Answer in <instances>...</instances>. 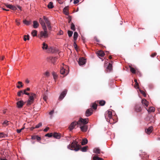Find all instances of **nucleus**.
<instances>
[{"label": "nucleus", "instance_id": "nucleus-10", "mask_svg": "<svg viewBox=\"0 0 160 160\" xmlns=\"http://www.w3.org/2000/svg\"><path fill=\"white\" fill-rule=\"evenodd\" d=\"M24 103L25 102L23 101H19L17 102V107L18 108H21L22 107Z\"/></svg>", "mask_w": 160, "mask_h": 160}, {"label": "nucleus", "instance_id": "nucleus-42", "mask_svg": "<svg viewBox=\"0 0 160 160\" xmlns=\"http://www.w3.org/2000/svg\"><path fill=\"white\" fill-rule=\"evenodd\" d=\"M18 96H21L22 95H23V91H22V90H21L19 92H18Z\"/></svg>", "mask_w": 160, "mask_h": 160}, {"label": "nucleus", "instance_id": "nucleus-64", "mask_svg": "<svg viewBox=\"0 0 160 160\" xmlns=\"http://www.w3.org/2000/svg\"><path fill=\"white\" fill-rule=\"evenodd\" d=\"M0 160H7L6 158H0Z\"/></svg>", "mask_w": 160, "mask_h": 160}, {"label": "nucleus", "instance_id": "nucleus-53", "mask_svg": "<svg viewBox=\"0 0 160 160\" xmlns=\"http://www.w3.org/2000/svg\"><path fill=\"white\" fill-rule=\"evenodd\" d=\"M157 54V53H156V52H155L153 54H152L151 55V57L153 58L154 57H155Z\"/></svg>", "mask_w": 160, "mask_h": 160}, {"label": "nucleus", "instance_id": "nucleus-37", "mask_svg": "<svg viewBox=\"0 0 160 160\" xmlns=\"http://www.w3.org/2000/svg\"><path fill=\"white\" fill-rule=\"evenodd\" d=\"M130 71L132 73H134V74L135 73L136 71L134 68H132L131 67H130Z\"/></svg>", "mask_w": 160, "mask_h": 160}, {"label": "nucleus", "instance_id": "nucleus-55", "mask_svg": "<svg viewBox=\"0 0 160 160\" xmlns=\"http://www.w3.org/2000/svg\"><path fill=\"white\" fill-rule=\"evenodd\" d=\"M98 158V157L97 156H94L93 158V160H97Z\"/></svg>", "mask_w": 160, "mask_h": 160}, {"label": "nucleus", "instance_id": "nucleus-43", "mask_svg": "<svg viewBox=\"0 0 160 160\" xmlns=\"http://www.w3.org/2000/svg\"><path fill=\"white\" fill-rule=\"evenodd\" d=\"M42 123L40 122H39L38 125H36L35 126L36 128H38L42 126Z\"/></svg>", "mask_w": 160, "mask_h": 160}, {"label": "nucleus", "instance_id": "nucleus-2", "mask_svg": "<svg viewBox=\"0 0 160 160\" xmlns=\"http://www.w3.org/2000/svg\"><path fill=\"white\" fill-rule=\"evenodd\" d=\"M81 146L78 143V142L74 140L72 142L71 145H68L67 146V148L71 150H74L75 151H78L80 149Z\"/></svg>", "mask_w": 160, "mask_h": 160}, {"label": "nucleus", "instance_id": "nucleus-41", "mask_svg": "<svg viewBox=\"0 0 160 160\" xmlns=\"http://www.w3.org/2000/svg\"><path fill=\"white\" fill-rule=\"evenodd\" d=\"M29 35H25L24 38V41H26L27 40H29Z\"/></svg>", "mask_w": 160, "mask_h": 160}, {"label": "nucleus", "instance_id": "nucleus-3", "mask_svg": "<svg viewBox=\"0 0 160 160\" xmlns=\"http://www.w3.org/2000/svg\"><path fill=\"white\" fill-rule=\"evenodd\" d=\"M105 117L108 122H109L110 123H115L112 122L113 119L112 118V112L110 110H108L107 112H105Z\"/></svg>", "mask_w": 160, "mask_h": 160}, {"label": "nucleus", "instance_id": "nucleus-45", "mask_svg": "<svg viewBox=\"0 0 160 160\" xmlns=\"http://www.w3.org/2000/svg\"><path fill=\"white\" fill-rule=\"evenodd\" d=\"M68 11H63V12L65 14L68 16L69 13Z\"/></svg>", "mask_w": 160, "mask_h": 160}, {"label": "nucleus", "instance_id": "nucleus-33", "mask_svg": "<svg viewBox=\"0 0 160 160\" xmlns=\"http://www.w3.org/2000/svg\"><path fill=\"white\" fill-rule=\"evenodd\" d=\"M99 103L100 105L103 106L104 105L105 101L104 100H101L99 101Z\"/></svg>", "mask_w": 160, "mask_h": 160}, {"label": "nucleus", "instance_id": "nucleus-12", "mask_svg": "<svg viewBox=\"0 0 160 160\" xmlns=\"http://www.w3.org/2000/svg\"><path fill=\"white\" fill-rule=\"evenodd\" d=\"M92 113V110L91 108L88 109L86 112V116L87 117H89Z\"/></svg>", "mask_w": 160, "mask_h": 160}, {"label": "nucleus", "instance_id": "nucleus-13", "mask_svg": "<svg viewBox=\"0 0 160 160\" xmlns=\"http://www.w3.org/2000/svg\"><path fill=\"white\" fill-rule=\"evenodd\" d=\"M135 110L137 112H139L141 111V107L139 105H136L135 108Z\"/></svg>", "mask_w": 160, "mask_h": 160}, {"label": "nucleus", "instance_id": "nucleus-40", "mask_svg": "<svg viewBox=\"0 0 160 160\" xmlns=\"http://www.w3.org/2000/svg\"><path fill=\"white\" fill-rule=\"evenodd\" d=\"M23 22L27 25H29L30 24V22L27 21L26 20H23Z\"/></svg>", "mask_w": 160, "mask_h": 160}, {"label": "nucleus", "instance_id": "nucleus-8", "mask_svg": "<svg viewBox=\"0 0 160 160\" xmlns=\"http://www.w3.org/2000/svg\"><path fill=\"white\" fill-rule=\"evenodd\" d=\"M67 92V90L66 89L64 90L60 95L59 99L60 100H62L66 95Z\"/></svg>", "mask_w": 160, "mask_h": 160}, {"label": "nucleus", "instance_id": "nucleus-62", "mask_svg": "<svg viewBox=\"0 0 160 160\" xmlns=\"http://www.w3.org/2000/svg\"><path fill=\"white\" fill-rule=\"evenodd\" d=\"M97 160H104L102 158L98 157V158Z\"/></svg>", "mask_w": 160, "mask_h": 160}, {"label": "nucleus", "instance_id": "nucleus-49", "mask_svg": "<svg viewBox=\"0 0 160 160\" xmlns=\"http://www.w3.org/2000/svg\"><path fill=\"white\" fill-rule=\"evenodd\" d=\"M58 3L60 4H62L63 2V0H57Z\"/></svg>", "mask_w": 160, "mask_h": 160}, {"label": "nucleus", "instance_id": "nucleus-6", "mask_svg": "<svg viewBox=\"0 0 160 160\" xmlns=\"http://www.w3.org/2000/svg\"><path fill=\"white\" fill-rule=\"evenodd\" d=\"M6 6L7 8H9L11 9H12V10H15L17 9L18 8L21 9V7L18 6H12L11 4H6Z\"/></svg>", "mask_w": 160, "mask_h": 160}, {"label": "nucleus", "instance_id": "nucleus-25", "mask_svg": "<svg viewBox=\"0 0 160 160\" xmlns=\"http://www.w3.org/2000/svg\"><path fill=\"white\" fill-rule=\"evenodd\" d=\"M57 59L58 58L57 57H52L50 58V59L51 61V62L53 63L56 62Z\"/></svg>", "mask_w": 160, "mask_h": 160}, {"label": "nucleus", "instance_id": "nucleus-27", "mask_svg": "<svg viewBox=\"0 0 160 160\" xmlns=\"http://www.w3.org/2000/svg\"><path fill=\"white\" fill-rule=\"evenodd\" d=\"M48 8L49 9H51L52 8L53 6V3L52 2H50L48 4Z\"/></svg>", "mask_w": 160, "mask_h": 160}, {"label": "nucleus", "instance_id": "nucleus-39", "mask_svg": "<svg viewBox=\"0 0 160 160\" xmlns=\"http://www.w3.org/2000/svg\"><path fill=\"white\" fill-rule=\"evenodd\" d=\"M139 90L140 91V92L143 95L144 97H146V94L145 92L143 91L142 90H141L139 88Z\"/></svg>", "mask_w": 160, "mask_h": 160}, {"label": "nucleus", "instance_id": "nucleus-1", "mask_svg": "<svg viewBox=\"0 0 160 160\" xmlns=\"http://www.w3.org/2000/svg\"><path fill=\"white\" fill-rule=\"evenodd\" d=\"M39 22L44 30V31H42L41 32V36L44 38L47 37L48 36V34L47 33V28L45 22L47 25L48 29L49 30H51L52 29V26L51 25L50 22L48 18L45 16H43V19L41 18H40Z\"/></svg>", "mask_w": 160, "mask_h": 160}, {"label": "nucleus", "instance_id": "nucleus-38", "mask_svg": "<svg viewBox=\"0 0 160 160\" xmlns=\"http://www.w3.org/2000/svg\"><path fill=\"white\" fill-rule=\"evenodd\" d=\"M73 33V32L72 31H68V36L70 37H71L72 36Z\"/></svg>", "mask_w": 160, "mask_h": 160}, {"label": "nucleus", "instance_id": "nucleus-20", "mask_svg": "<svg viewBox=\"0 0 160 160\" xmlns=\"http://www.w3.org/2000/svg\"><path fill=\"white\" fill-rule=\"evenodd\" d=\"M78 37V33L77 32H75L73 35V39L74 41H76Z\"/></svg>", "mask_w": 160, "mask_h": 160}, {"label": "nucleus", "instance_id": "nucleus-46", "mask_svg": "<svg viewBox=\"0 0 160 160\" xmlns=\"http://www.w3.org/2000/svg\"><path fill=\"white\" fill-rule=\"evenodd\" d=\"M63 34V32L60 30L59 32L58 33V34L59 35H61Z\"/></svg>", "mask_w": 160, "mask_h": 160}, {"label": "nucleus", "instance_id": "nucleus-63", "mask_svg": "<svg viewBox=\"0 0 160 160\" xmlns=\"http://www.w3.org/2000/svg\"><path fill=\"white\" fill-rule=\"evenodd\" d=\"M35 128H36L35 127H32L30 128V129L31 130H32L33 129H34Z\"/></svg>", "mask_w": 160, "mask_h": 160}, {"label": "nucleus", "instance_id": "nucleus-29", "mask_svg": "<svg viewBox=\"0 0 160 160\" xmlns=\"http://www.w3.org/2000/svg\"><path fill=\"white\" fill-rule=\"evenodd\" d=\"M37 32L36 30H33L32 32V34L33 36H36L37 35Z\"/></svg>", "mask_w": 160, "mask_h": 160}, {"label": "nucleus", "instance_id": "nucleus-16", "mask_svg": "<svg viewBox=\"0 0 160 160\" xmlns=\"http://www.w3.org/2000/svg\"><path fill=\"white\" fill-rule=\"evenodd\" d=\"M152 128H153L152 127H150L148 128V129H146L145 132L146 133L148 134H150L152 131Z\"/></svg>", "mask_w": 160, "mask_h": 160}, {"label": "nucleus", "instance_id": "nucleus-35", "mask_svg": "<svg viewBox=\"0 0 160 160\" xmlns=\"http://www.w3.org/2000/svg\"><path fill=\"white\" fill-rule=\"evenodd\" d=\"M107 69H108L109 70V71L110 72L112 69V65L109 63L108 65L107 68Z\"/></svg>", "mask_w": 160, "mask_h": 160}, {"label": "nucleus", "instance_id": "nucleus-59", "mask_svg": "<svg viewBox=\"0 0 160 160\" xmlns=\"http://www.w3.org/2000/svg\"><path fill=\"white\" fill-rule=\"evenodd\" d=\"M37 136H33L32 137V139H36Z\"/></svg>", "mask_w": 160, "mask_h": 160}, {"label": "nucleus", "instance_id": "nucleus-57", "mask_svg": "<svg viewBox=\"0 0 160 160\" xmlns=\"http://www.w3.org/2000/svg\"><path fill=\"white\" fill-rule=\"evenodd\" d=\"M23 86V85L21 84L20 86L18 85L17 86V87L18 88H21Z\"/></svg>", "mask_w": 160, "mask_h": 160}, {"label": "nucleus", "instance_id": "nucleus-14", "mask_svg": "<svg viewBox=\"0 0 160 160\" xmlns=\"http://www.w3.org/2000/svg\"><path fill=\"white\" fill-rule=\"evenodd\" d=\"M80 126V129L82 131L85 132L87 131L88 129V127L87 126L83 125Z\"/></svg>", "mask_w": 160, "mask_h": 160}, {"label": "nucleus", "instance_id": "nucleus-4", "mask_svg": "<svg viewBox=\"0 0 160 160\" xmlns=\"http://www.w3.org/2000/svg\"><path fill=\"white\" fill-rule=\"evenodd\" d=\"M88 122V118L83 119L81 118L78 121V125L79 126L85 125Z\"/></svg>", "mask_w": 160, "mask_h": 160}, {"label": "nucleus", "instance_id": "nucleus-44", "mask_svg": "<svg viewBox=\"0 0 160 160\" xmlns=\"http://www.w3.org/2000/svg\"><path fill=\"white\" fill-rule=\"evenodd\" d=\"M52 136V133H47L45 135V136L48 137H51Z\"/></svg>", "mask_w": 160, "mask_h": 160}, {"label": "nucleus", "instance_id": "nucleus-26", "mask_svg": "<svg viewBox=\"0 0 160 160\" xmlns=\"http://www.w3.org/2000/svg\"><path fill=\"white\" fill-rule=\"evenodd\" d=\"M52 75L53 77V79L55 80V81H56V80H57L58 78V75L56 74V73L54 72H52Z\"/></svg>", "mask_w": 160, "mask_h": 160}, {"label": "nucleus", "instance_id": "nucleus-34", "mask_svg": "<svg viewBox=\"0 0 160 160\" xmlns=\"http://www.w3.org/2000/svg\"><path fill=\"white\" fill-rule=\"evenodd\" d=\"M88 146H86L82 147L81 149V151L82 152H86L87 151V148H88Z\"/></svg>", "mask_w": 160, "mask_h": 160}, {"label": "nucleus", "instance_id": "nucleus-5", "mask_svg": "<svg viewBox=\"0 0 160 160\" xmlns=\"http://www.w3.org/2000/svg\"><path fill=\"white\" fill-rule=\"evenodd\" d=\"M66 69L63 67H62L60 70V72L61 74L64 75L65 76L67 75L69 72V69L66 66Z\"/></svg>", "mask_w": 160, "mask_h": 160}, {"label": "nucleus", "instance_id": "nucleus-7", "mask_svg": "<svg viewBox=\"0 0 160 160\" xmlns=\"http://www.w3.org/2000/svg\"><path fill=\"white\" fill-rule=\"evenodd\" d=\"M35 96L34 94L32 93L31 95L29 96V98L28 101L27 105H30L33 102L34 100V96Z\"/></svg>", "mask_w": 160, "mask_h": 160}, {"label": "nucleus", "instance_id": "nucleus-18", "mask_svg": "<svg viewBox=\"0 0 160 160\" xmlns=\"http://www.w3.org/2000/svg\"><path fill=\"white\" fill-rule=\"evenodd\" d=\"M98 55L100 57H103L104 55V53L102 51H99L97 52Z\"/></svg>", "mask_w": 160, "mask_h": 160}, {"label": "nucleus", "instance_id": "nucleus-15", "mask_svg": "<svg viewBox=\"0 0 160 160\" xmlns=\"http://www.w3.org/2000/svg\"><path fill=\"white\" fill-rule=\"evenodd\" d=\"M142 103L146 107L148 106L149 102L146 99H142Z\"/></svg>", "mask_w": 160, "mask_h": 160}, {"label": "nucleus", "instance_id": "nucleus-58", "mask_svg": "<svg viewBox=\"0 0 160 160\" xmlns=\"http://www.w3.org/2000/svg\"><path fill=\"white\" fill-rule=\"evenodd\" d=\"M74 41V46L75 48H76L77 47V44L76 43L75 41Z\"/></svg>", "mask_w": 160, "mask_h": 160}, {"label": "nucleus", "instance_id": "nucleus-23", "mask_svg": "<svg viewBox=\"0 0 160 160\" xmlns=\"http://www.w3.org/2000/svg\"><path fill=\"white\" fill-rule=\"evenodd\" d=\"M146 109L148 112H153L155 110V108L153 107H150L149 109Z\"/></svg>", "mask_w": 160, "mask_h": 160}, {"label": "nucleus", "instance_id": "nucleus-11", "mask_svg": "<svg viewBox=\"0 0 160 160\" xmlns=\"http://www.w3.org/2000/svg\"><path fill=\"white\" fill-rule=\"evenodd\" d=\"M76 125H78V122L74 121L72 122L69 126L70 130H72Z\"/></svg>", "mask_w": 160, "mask_h": 160}, {"label": "nucleus", "instance_id": "nucleus-17", "mask_svg": "<svg viewBox=\"0 0 160 160\" xmlns=\"http://www.w3.org/2000/svg\"><path fill=\"white\" fill-rule=\"evenodd\" d=\"M93 152L96 154H99L100 153V150L98 148H95L93 150Z\"/></svg>", "mask_w": 160, "mask_h": 160}, {"label": "nucleus", "instance_id": "nucleus-51", "mask_svg": "<svg viewBox=\"0 0 160 160\" xmlns=\"http://www.w3.org/2000/svg\"><path fill=\"white\" fill-rule=\"evenodd\" d=\"M68 16V17H67V18H68V19H69L68 22L69 23L71 21V20H72L71 18V16Z\"/></svg>", "mask_w": 160, "mask_h": 160}, {"label": "nucleus", "instance_id": "nucleus-36", "mask_svg": "<svg viewBox=\"0 0 160 160\" xmlns=\"http://www.w3.org/2000/svg\"><path fill=\"white\" fill-rule=\"evenodd\" d=\"M97 105L95 103H93L92 106V107L94 109H96L97 108Z\"/></svg>", "mask_w": 160, "mask_h": 160}, {"label": "nucleus", "instance_id": "nucleus-47", "mask_svg": "<svg viewBox=\"0 0 160 160\" xmlns=\"http://www.w3.org/2000/svg\"><path fill=\"white\" fill-rule=\"evenodd\" d=\"M79 2V0H74L73 2V3L74 4L78 3Z\"/></svg>", "mask_w": 160, "mask_h": 160}, {"label": "nucleus", "instance_id": "nucleus-21", "mask_svg": "<svg viewBox=\"0 0 160 160\" xmlns=\"http://www.w3.org/2000/svg\"><path fill=\"white\" fill-rule=\"evenodd\" d=\"M33 27L34 28H38L39 26V24L36 21H34L33 22Z\"/></svg>", "mask_w": 160, "mask_h": 160}, {"label": "nucleus", "instance_id": "nucleus-50", "mask_svg": "<svg viewBox=\"0 0 160 160\" xmlns=\"http://www.w3.org/2000/svg\"><path fill=\"white\" fill-rule=\"evenodd\" d=\"M15 22H16V24H17V25H19L20 24V22L18 20L16 19L15 20Z\"/></svg>", "mask_w": 160, "mask_h": 160}, {"label": "nucleus", "instance_id": "nucleus-24", "mask_svg": "<svg viewBox=\"0 0 160 160\" xmlns=\"http://www.w3.org/2000/svg\"><path fill=\"white\" fill-rule=\"evenodd\" d=\"M88 140L86 138H84L83 139L82 142V145H84L88 143Z\"/></svg>", "mask_w": 160, "mask_h": 160}, {"label": "nucleus", "instance_id": "nucleus-61", "mask_svg": "<svg viewBox=\"0 0 160 160\" xmlns=\"http://www.w3.org/2000/svg\"><path fill=\"white\" fill-rule=\"evenodd\" d=\"M17 132L18 133H20L21 132V130H20V129H17Z\"/></svg>", "mask_w": 160, "mask_h": 160}, {"label": "nucleus", "instance_id": "nucleus-32", "mask_svg": "<svg viewBox=\"0 0 160 160\" xmlns=\"http://www.w3.org/2000/svg\"><path fill=\"white\" fill-rule=\"evenodd\" d=\"M71 29L73 31H75V25L73 23H72L71 24Z\"/></svg>", "mask_w": 160, "mask_h": 160}, {"label": "nucleus", "instance_id": "nucleus-22", "mask_svg": "<svg viewBox=\"0 0 160 160\" xmlns=\"http://www.w3.org/2000/svg\"><path fill=\"white\" fill-rule=\"evenodd\" d=\"M42 48L43 50H46L48 49V45L44 42L42 43Z\"/></svg>", "mask_w": 160, "mask_h": 160}, {"label": "nucleus", "instance_id": "nucleus-31", "mask_svg": "<svg viewBox=\"0 0 160 160\" xmlns=\"http://www.w3.org/2000/svg\"><path fill=\"white\" fill-rule=\"evenodd\" d=\"M54 113V110H52L51 111L49 112V114L50 115V118L51 119H52L53 117V115Z\"/></svg>", "mask_w": 160, "mask_h": 160}, {"label": "nucleus", "instance_id": "nucleus-48", "mask_svg": "<svg viewBox=\"0 0 160 160\" xmlns=\"http://www.w3.org/2000/svg\"><path fill=\"white\" fill-rule=\"evenodd\" d=\"M4 137H5V136L4 133H0V138Z\"/></svg>", "mask_w": 160, "mask_h": 160}, {"label": "nucleus", "instance_id": "nucleus-60", "mask_svg": "<svg viewBox=\"0 0 160 160\" xmlns=\"http://www.w3.org/2000/svg\"><path fill=\"white\" fill-rule=\"evenodd\" d=\"M68 9V7H66L63 9V10H67Z\"/></svg>", "mask_w": 160, "mask_h": 160}, {"label": "nucleus", "instance_id": "nucleus-56", "mask_svg": "<svg viewBox=\"0 0 160 160\" xmlns=\"http://www.w3.org/2000/svg\"><path fill=\"white\" fill-rule=\"evenodd\" d=\"M36 139L38 141H39L41 140V138L38 136H37Z\"/></svg>", "mask_w": 160, "mask_h": 160}, {"label": "nucleus", "instance_id": "nucleus-28", "mask_svg": "<svg viewBox=\"0 0 160 160\" xmlns=\"http://www.w3.org/2000/svg\"><path fill=\"white\" fill-rule=\"evenodd\" d=\"M134 82H135V85L134 87L136 89H139V87L138 86V83L137 82V79H135L134 80Z\"/></svg>", "mask_w": 160, "mask_h": 160}, {"label": "nucleus", "instance_id": "nucleus-54", "mask_svg": "<svg viewBox=\"0 0 160 160\" xmlns=\"http://www.w3.org/2000/svg\"><path fill=\"white\" fill-rule=\"evenodd\" d=\"M8 121L7 120H5L4 122H3V124L5 125H8Z\"/></svg>", "mask_w": 160, "mask_h": 160}, {"label": "nucleus", "instance_id": "nucleus-9", "mask_svg": "<svg viewBox=\"0 0 160 160\" xmlns=\"http://www.w3.org/2000/svg\"><path fill=\"white\" fill-rule=\"evenodd\" d=\"M86 60L83 58H79L78 63L80 66H82L86 63Z\"/></svg>", "mask_w": 160, "mask_h": 160}, {"label": "nucleus", "instance_id": "nucleus-19", "mask_svg": "<svg viewBox=\"0 0 160 160\" xmlns=\"http://www.w3.org/2000/svg\"><path fill=\"white\" fill-rule=\"evenodd\" d=\"M52 135L53 137L57 139H59L60 138V135L58 133L56 132L54 133Z\"/></svg>", "mask_w": 160, "mask_h": 160}, {"label": "nucleus", "instance_id": "nucleus-30", "mask_svg": "<svg viewBox=\"0 0 160 160\" xmlns=\"http://www.w3.org/2000/svg\"><path fill=\"white\" fill-rule=\"evenodd\" d=\"M48 98V97L47 94H44L43 95V99L46 102Z\"/></svg>", "mask_w": 160, "mask_h": 160}, {"label": "nucleus", "instance_id": "nucleus-52", "mask_svg": "<svg viewBox=\"0 0 160 160\" xmlns=\"http://www.w3.org/2000/svg\"><path fill=\"white\" fill-rule=\"evenodd\" d=\"M49 129V127H47L43 130V131L45 132H47Z\"/></svg>", "mask_w": 160, "mask_h": 160}]
</instances>
